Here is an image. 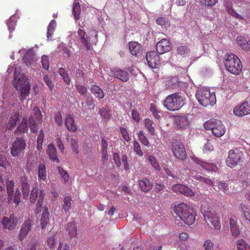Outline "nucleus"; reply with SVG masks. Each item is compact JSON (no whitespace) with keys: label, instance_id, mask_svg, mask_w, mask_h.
Returning a JSON list of instances; mask_svg holds the SVG:
<instances>
[{"label":"nucleus","instance_id":"f257e3e1","mask_svg":"<svg viewBox=\"0 0 250 250\" xmlns=\"http://www.w3.org/2000/svg\"><path fill=\"white\" fill-rule=\"evenodd\" d=\"M174 212L188 225L193 224L195 220L196 210L188 205L181 203L174 207Z\"/></svg>","mask_w":250,"mask_h":250},{"label":"nucleus","instance_id":"f03ea898","mask_svg":"<svg viewBox=\"0 0 250 250\" xmlns=\"http://www.w3.org/2000/svg\"><path fill=\"white\" fill-rule=\"evenodd\" d=\"M185 104V98L183 94L176 92L167 96L164 101V105L169 111L180 109Z\"/></svg>","mask_w":250,"mask_h":250},{"label":"nucleus","instance_id":"7ed1b4c3","mask_svg":"<svg viewBox=\"0 0 250 250\" xmlns=\"http://www.w3.org/2000/svg\"><path fill=\"white\" fill-rule=\"evenodd\" d=\"M196 98L199 103L205 106H213L216 102L215 93L207 88H201L197 91Z\"/></svg>","mask_w":250,"mask_h":250},{"label":"nucleus","instance_id":"20e7f679","mask_svg":"<svg viewBox=\"0 0 250 250\" xmlns=\"http://www.w3.org/2000/svg\"><path fill=\"white\" fill-rule=\"evenodd\" d=\"M225 66L229 72L235 75L239 74L242 69V65L240 59L234 54L227 55Z\"/></svg>","mask_w":250,"mask_h":250},{"label":"nucleus","instance_id":"39448f33","mask_svg":"<svg viewBox=\"0 0 250 250\" xmlns=\"http://www.w3.org/2000/svg\"><path fill=\"white\" fill-rule=\"evenodd\" d=\"M14 80L17 81L14 83V86L17 90L20 91V99L21 102H23L29 96L30 93V85L27 82V79L23 75L18 78L15 73Z\"/></svg>","mask_w":250,"mask_h":250},{"label":"nucleus","instance_id":"423d86ee","mask_svg":"<svg viewBox=\"0 0 250 250\" xmlns=\"http://www.w3.org/2000/svg\"><path fill=\"white\" fill-rule=\"evenodd\" d=\"M45 195L44 191L43 190H41L39 192V198L38 203L37 204V208L35 211V213L38 214L42 210V212L41 218V225L42 229L46 228L47 225L49 222V213L48 211L47 208H42V202Z\"/></svg>","mask_w":250,"mask_h":250},{"label":"nucleus","instance_id":"0eeeda50","mask_svg":"<svg viewBox=\"0 0 250 250\" xmlns=\"http://www.w3.org/2000/svg\"><path fill=\"white\" fill-rule=\"evenodd\" d=\"M204 127L207 130H211L213 134L217 137L222 136L226 132L225 126L222 122L214 119L205 122Z\"/></svg>","mask_w":250,"mask_h":250},{"label":"nucleus","instance_id":"6e6552de","mask_svg":"<svg viewBox=\"0 0 250 250\" xmlns=\"http://www.w3.org/2000/svg\"><path fill=\"white\" fill-rule=\"evenodd\" d=\"M201 211L205 220L207 223H210L215 229H220L221 223L219 217L214 213L212 208H208L206 209V207H202Z\"/></svg>","mask_w":250,"mask_h":250},{"label":"nucleus","instance_id":"1a4fd4ad","mask_svg":"<svg viewBox=\"0 0 250 250\" xmlns=\"http://www.w3.org/2000/svg\"><path fill=\"white\" fill-rule=\"evenodd\" d=\"M42 115L39 108L35 106L32 110V114L29 118V126L31 131L37 133L39 130L38 125L42 123Z\"/></svg>","mask_w":250,"mask_h":250},{"label":"nucleus","instance_id":"9d476101","mask_svg":"<svg viewBox=\"0 0 250 250\" xmlns=\"http://www.w3.org/2000/svg\"><path fill=\"white\" fill-rule=\"evenodd\" d=\"M244 154L238 149H231L228 152L226 158V165L229 167L233 168L237 166L243 159Z\"/></svg>","mask_w":250,"mask_h":250},{"label":"nucleus","instance_id":"9b49d317","mask_svg":"<svg viewBox=\"0 0 250 250\" xmlns=\"http://www.w3.org/2000/svg\"><path fill=\"white\" fill-rule=\"evenodd\" d=\"M171 150L174 156L180 160H185L187 158V154L185 146L180 141L175 140L172 143Z\"/></svg>","mask_w":250,"mask_h":250},{"label":"nucleus","instance_id":"f8f14e48","mask_svg":"<svg viewBox=\"0 0 250 250\" xmlns=\"http://www.w3.org/2000/svg\"><path fill=\"white\" fill-rule=\"evenodd\" d=\"M26 143L22 137L17 138L13 142L11 148V153L13 157H18L21 155L26 146Z\"/></svg>","mask_w":250,"mask_h":250},{"label":"nucleus","instance_id":"ddd939ff","mask_svg":"<svg viewBox=\"0 0 250 250\" xmlns=\"http://www.w3.org/2000/svg\"><path fill=\"white\" fill-rule=\"evenodd\" d=\"M146 58L149 67L153 68L158 67L160 63V61L159 56L156 52L152 51L147 52Z\"/></svg>","mask_w":250,"mask_h":250},{"label":"nucleus","instance_id":"4468645a","mask_svg":"<svg viewBox=\"0 0 250 250\" xmlns=\"http://www.w3.org/2000/svg\"><path fill=\"white\" fill-rule=\"evenodd\" d=\"M3 227L9 230L14 229L18 224V220L14 214H11L9 217H4L1 220Z\"/></svg>","mask_w":250,"mask_h":250},{"label":"nucleus","instance_id":"2eb2a0df","mask_svg":"<svg viewBox=\"0 0 250 250\" xmlns=\"http://www.w3.org/2000/svg\"><path fill=\"white\" fill-rule=\"evenodd\" d=\"M233 113L238 117H243L250 114V104L246 102L239 106H236L234 108Z\"/></svg>","mask_w":250,"mask_h":250},{"label":"nucleus","instance_id":"dca6fc26","mask_svg":"<svg viewBox=\"0 0 250 250\" xmlns=\"http://www.w3.org/2000/svg\"><path fill=\"white\" fill-rule=\"evenodd\" d=\"M128 47L130 53L135 57L141 56L143 52V48L141 43L137 42H130Z\"/></svg>","mask_w":250,"mask_h":250},{"label":"nucleus","instance_id":"f3484780","mask_svg":"<svg viewBox=\"0 0 250 250\" xmlns=\"http://www.w3.org/2000/svg\"><path fill=\"white\" fill-rule=\"evenodd\" d=\"M156 49L158 53L160 54H163L170 51L171 49L170 42L166 39L161 40L157 43Z\"/></svg>","mask_w":250,"mask_h":250},{"label":"nucleus","instance_id":"a211bd4d","mask_svg":"<svg viewBox=\"0 0 250 250\" xmlns=\"http://www.w3.org/2000/svg\"><path fill=\"white\" fill-rule=\"evenodd\" d=\"M32 224L33 222L32 220L30 219H27L24 222L19 234V239L20 241H23L26 236H27L29 232L31 229Z\"/></svg>","mask_w":250,"mask_h":250},{"label":"nucleus","instance_id":"6ab92c4d","mask_svg":"<svg viewBox=\"0 0 250 250\" xmlns=\"http://www.w3.org/2000/svg\"><path fill=\"white\" fill-rule=\"evenodd\" d=\"M29 180L28 177L24 173L21 176L20 183L21 187V191L23 197L24 199L28 197L30 191V185L29 184Z\"/></svg>","mask_w":250,"mask_h":250},{"label":"nucleus","instance_id":"aec40b11","mask_svg":"<svg viewBox=\"0 0 250 250\" xmlns=\"http://www.w3.org/2000/svg\"><path fill=\"white\" fill-rule=\"evenodd\" d=\"M172 190L176 193H181L187 196H192L194 195V192L191 189L179 184L173 185Z\"/></svg>","mask_w":250,"mask_h":250},{"label":"nucleus","instance_id":"412c9836","mask_svg":"<svg viewBox=\"0 0 250 250\" xmlns=\"http://www.w3.org/2000/svg\"><path fill=\"white\" fill-rule=\"evenodd\" d=\"M111 75L124 82H127L129 79V74L128 72L121 69H113L111 70Z\"/></svg>","mask_w":250,"mask_h":250},{"label":"nucleus","instance_id":"4be33fe9","mask_svg":"<svg viewBox=\"0 0 250 250\" xmlns=\"http://www.w3.org/2000/svg\"><path fill=\"white\" fill-rule=\"evenodd\" d=\"M78 39L80 40L87 50L91 48L89 37L87 35L86 32L83 29L79 28L78 31Z\"/></svg>","mask_w":250,"mask_h":250},{"label":"nucleus","instance_id":"5701e85b","mask_svg":"<svg viewBox=\"0 0 250 250\" xmlns=\"http://www.w3.org/2000/svg\"><path fill=\"white\" fill-rule=\"evenodd\" d=\"M237 218L234 215H230L229 220L230 231L231 234L235 237L240 234V230L237 224Z\"/></svg>","mask_w":250,"mask_h":250},{"label":"nucleus","instance_id":"b1692460","mask_svg":"<svg viewBox=\"0 0 250 250\" xmlns=\"http://www.w3.org/2000/svg\"><path fill=\"white\" fill-rule=\"evenodd\" d=\"M66 230L71 239L75 238L78 233L77 223L75 222L67 223L66 226Z\"/></svg>","mask_w":250,"mask_h":250},{"label":"nucleus","instance_id":"393cba45","mask_svg":"<svg viewBox=\"0 0 250 250\" xmlns=\"http://www.w3.org/2000/svg\"><path fill=\"white\" fill-rule=\"evenodd\" d=\"M194 161L203 168L207 170L216 171L218 170V167L216 165L203 161L198 158H194Z\"/></svg>","mask_w":250,"mask_h":250},{"label":"nucleus","instance_id":"a878e982","mask_svg":"<svg viewBox=\"0 0 250 250\" xmlns=\"http://www.w3.org/2000/svg\"><path fill=\"white\" fill-rule=\"evenodd\" d=\"M38 176L39 181L41 183L46 181L47 171L44 163H41L38 167Z\"/></svg>","mask_w":250,"mask_h":250},{"label":"nucleus","instance_id":"bb28decb","mask_svg":"<svg viewBox=\"0 0 250 250\" xmlns=\"http://www.w3.org/2000/svg\"><path fill=\"white\" fill-rule=\"evenodd\" d=\"M46 152L49 159L51 161L56 163L59 162L57 150L53 145L50 144L48 145V148L46 150Z\"/></svg>","mask_w":250,"mask_h":250},{"label":"nucleus","instance_id":"cd10ccee","mask_svg":"<svg viewBox=\"0 0 250 250\" xmlns=\"http://www.w3.org/2000/svg\"><path fill=\"white\" fill-rule=\"evenodd\" d=\"M75 120L73 116L70 115H67L65 118V125L67 129L73 132H75L77 129L76 125L74 122Z\"/></svg>","mask_w":250,"mask_h":250},{"label":"nucleus","instance_id":"c85d7f7f","mask_svg":"<svg viewBox=\"0 0 250 250\" xmlns=\"http://www.w3.org/2000/svg\"><path fill=\"white\" fill-rule=\"evenodd\" d=\"M8 201L10 203H14L16 205V207L18 206L21 202V192L19 189H17L15 193H10L8 194Z\"/></svg>","mask_w":250,"mask_h":250},{"label":"nucleus","instance_id":"c756f323","mask_svg":"<svg viewBox=\"0 0 250 250\" xmlns=\"http://www.w3.org/2000/svg\"><path fill=\"white\" fill-rule=\"evenodd\" d=\"M68 142L70 144L72 151L78 154L79 152L78 150V137L76 136H70L67 137Z\"/></svg>","mask_w":250,"mask_h":250},{"label":"nucleus","instance_id":"7c9ffc66","mask_svg":"<svg viewBox=\"0 0 250 250\" xmlns=\"http://www.w3.org/2000/svg\"><path fill=\"white\" fill-rule=\"evenodd\" d=\"M176 122L177 127L181 129L186 128L189 124V120L186 116H177L176 118Z\"/></svg>","mask_w":250,"mask_h":250},{"label":"nucleus","instance_id":"2f4dec72","mask_svg":"<svg viewBox=\"0 0 250 250\" xmlns=\"http://www.w3.org/2000/svg\"><path fill=\"white\" fill-rule=\"evenodd\" d=\"M232 0H225V5L227 8L228 12L232 16L240 19H243V18L238 14L234 9L232 8Z\"/></svg>","mask_w":250,"mask_h":250},{"label":"nucleus","instance_id":"473e14b6","mask_svg":"<svg viewBox=\"0 0 250 250\" xmlns=\"http://www.w3.org/2000/svg\"><path fill=\"white\" fill-rule=\"evenodd\" d=\"M139 185L141 190L145 192L149 191L152 187V185L149 180L146 178L140 180Z\"/></svg>","mask_w":250,"mask_h":250},{"label":"nucleus","instance_id":"72a5a7b5","mask_svg":"<svg viewBox=\"0 0 250 250\" xmlns=\"http://www.w3.org/2000/svg\"><path fill=\"white\" fill-rule=\"evenodd\" d=\"M90 90L91 93L97 98L101 99L104 97V93L103 90L97 85H91Z\"/></svg>","mask_w":250,"mask_h":250},{"label":"nucleus","instance_id":"f704fd0d","mask_svg":"<svg viewBox=\"0 0 250 250\" xmlns=\"http://www.w3.org/2000/svg\"><path fill=\"white\" fill-rule=\"evenodd\" d=\"M237 42L243 50L245 51L250 50V42H248L242 36H239L236 39Z\"/></svg>","mask_w":250,"mask_h":250},{"label":"nucleus","instance_id":"c9c22d12","mask_svg":"<svg viewBox=\"0 0 250 250\" xmlns=\"http://www.w3.org/2000/svg\"><path fill=\"white\" fill-rule=\"evenodd\" d=\"M144 123L145 127L148 130L151 135H154L155 134V128L153 125V122L151 120L147 118L144 120Z\"/></svg>","mask_w":250,"mask_h":250},{"label":"nucleus","instance_id":"e433bc0d","mask_svg":"<svg viewBox=\"0 0 250 250\" xmlns=\"http://www.w3.org/2000/svg\"><path fill=\"white\" fill-rule=\"evenodd\" d=\"M56 27V21L54 20H53L50 22L47 27V37L48 40L52 39Z\"/></svg>","mask_w":250,"mask_h":250},{"label":"nucleus","instance_id":"4c0bfd02","mask_svg":"<svg viewBox=\"0 0 250 250\" xmlns=\"http://www.w3.org/2000/svg\"><path fill=\"white\" fill-rule=\"evenodd\" d=\"M28 130V121L26 118L22 119L21 124L19 125L16 131H19L22 133L27 132Z\"/></svg>","mask_w":250,"mask_h":250},{"label":"nucleus","instance_id":"58836bf2","mask_svg":"<svg viewBox=\"0 0 250 250\" xmlns=\"http://www.w3.org/2000/svg\"><path fill=\"white\" fill-rule=\"evenodd\" d=\"M81 13V6L79 2H75L73 4V14L74 18L76 21L79 20L80 19V14Z\"/></svg>","mask_w":250,"mask_h":250},{"label":"nucleus","instance_id":"ea45409f","mask_svg":"<svg viewBox=\"0 0 250 250\" xmlns=\"http://www.w3.org/2000/svg\"><path fill=\"white\" fill-rule=\"evenodd\" d=\"M63 204H62V208L65 211H68L70 208L73 202L70 196H66L63 199Z\"/></svg>","mask_w":250,"mask_h":250},{"label":"nucleus","instance_id":"a19ab883","mask_svg":"<svg viewBox=\"0 0 250 250\" xmlns=\"http://www.w3.org/2000/svg\"><path fill=\"white\" fill-rule=\"evenodd\" d=\"M236 244L238 250H250V247L243 239L238 240Z\"/></svg>","mask_w":250,"mask_h":250},{"label":"nucleus","instance_id":"79ce46f5","mask_svg":"<svg viewBox=\"0 0 250 250\" xmlns=\"http://www.w3.org/2000/svg\"><path fill=\"white\" fill-rule=\"evenodd\" d=\"M19 120V115L17 113H13L9 121V128L12 129L15 127L17 122Z\"/></svg>","mask_w":250,"mask_h":250},{"label":"nucleus","instance_id":"37998d69","mask_svg":"<svg viewBox=\"0 0 250 250\" xmlns=\"http://www.w3.org/2000/svg\"><path fill=\"white\" fill-rule=\"evenodd\" d=\"M240 206L246 220L250 223V208L246 205L241 204Z\"/></svg>","mask_w":250,"mask_h":250},{"label":"nucleus","instance_id":"c03bdc74","mask_svg":"<svg viewBox=\"0 0 250 250\" xmlns=\"http://www.w3.org/2000/svg\"><path fill=\"white\" fill-rule=\"evenodd\" d=\"M119 131L123 140L127 142H129L131 140V138L129 135L128 131L125 128L121 127L119 128Z\"/></svg>","mask_w":250,"mask_h":250},{"label":"nucleus","instance_id":"a18cd8bd","mask_svg":"<svg viewBox=\"0 0 250 250\" xmlns=\"http://www.w3.org/2000/svg\"><path fill=\"white\" fill-rule=\"evenodd\" d=\"M189 51V48L185 45H181L177 49V53L183 57H185L188 53Z\"/></svg>","mask_w":250,"mask_h":250},{"label":"nucleus","instance_id":"49530a36","mask_svg":"<svg viewBox=\"0 0 250 250\" xmlns=\"http://www.w3.org/2000/svg\"><path fill=\"white\" fill-rule=\"evenodd\" d=\"M133 150L135 154L138 156H142L144 154L143 151L141 149V146L136 141L133 142Z\"/></svg>","mask_w":250,"mask_h":250},{"label":"nucleus","instance_id":"de8ad7c7","mask_svg":"<svg viewBox=\"0 0 250 250\" xmlns=\"http://www.w3.org/2000/svg\"><path fill=\"white\" fill-rule=\"evenodd\" d=\"M38 188L36 187L32 189L30 195V201L32 203H34L36 201L38 197Z\"/></svg>","mask_w":250,"mask_h":250},{"label":"nucleus","instance_id":"09e8293b","mask_svg":"<svg viewBox=\"0 0 250 250\" xmlns=\"http://www.w3.org/2000/svg\"><path fill=\"white\" fill-rule=\"evenodd\" d=\"M148 160L151 165L156 170H160V167L156 161V158L152 156H149Z\"/></svg>","mask_w":250,"mask_h":250},{"label":"nucleus","instance_id":"8fccbe9b","mask_svg":"<svg viewBox=\"0 0 250 250\" xmlns=\"http://www.w3.org/2000/svg\"><path fill=\"white\" fill-rule=\"evenodd\" d=\"M76 89L80 95L86 96L87 92V89L86 86L81 84H77L76 85Z\"/></svg>","mask_w":250,"mask_h":250},{"label":"nucleus","instance_id":"3c124183","mask_svg":"<svg viewBox=\"0 0 250 250\" xmlns=\"http://www.w3.org/2000/svg\"><path fill=\"white\" fill-rule=\"evenodd\" d=\"M156 23L162 27H166L169 25L168 21L164 17H160L157 19L156 21Z\"/></svg>","mask_w":250,"mask_h":250},{"label":"nucleus","instance_id":"603ef678","mask_svg":"<svg viewBox=\"0 0 250 250\" xmlns=\"http://www.w3.org/2000/svg\"><path fill=\"white\" fill-rule=\"evenodd\" d=\"M218 0H200L201 3L204 6L213 7L218 2Z\"/></svg>","mask_w":250,"mask_h":250},{"label":"nucleus","instance_id":"864d4df0","mask_svg":"<svg viewBox=\"0 0 250 250\" xmlns=\"http://www.w3.org/2000/svg\"><path fill=\"white\" fill-rule=\"evenodd\" d=\"M58 170L59 173L64 180V182H67L69 178L68 173L60 167H58Z\"/></svg>","mask_w":250,"mask_h":250},{"label":"nucleus","instance_id":"5fc2aeb1","mask_svg":"<svg viewBox=\"0 0 250 250\" xmlns=\"http://www.w3.org/2000/svg\"><path fill=\"white\" fill-rule=\"evenodd\" d=\"M138 137L143 145H144L145 146H147L148 145V141L146 137L145 136L144 132L143 131H140V132L138 134Z\"/></svg>","mask_w":250,"mask_h":250},{"label":"nucleus","instance_id":"6e6d98bb","mask_svg":"<svg viewBox=\"0 0 250 250\" xmlns=\"http://www.w3.org/2000/svg\"><path fill=\"white\" fill-rule=\"evenodd\" d=\"M43 81L45 83V84L48 86L50 91H52L54 87V85L52 83L51 80L49 78L48 76L46 75H44L43 77Z\"/></svg>","mask_w":250,"mask_h":250},{"label":"nucleus","instance_id":"4d7b16f0","mask_svg":"<svg viewBox=\"0 0 250 250\" xmlns=\"http://www.w3.org/2000/svg\"><path fill=\"white\" fill-rule=\"evenodd\" d=\"M193 177L197 180L201 182H203L208 185H211L212 184V181L210 179H208L206 178L203 177L200 175H197L194 176Z\"/></svg>","mask_w":250,"mask_h":250},{"label":"nucleus","instance_id":"13d9d810","mask_svg":"<svg viewBox=\"0 0 250 250\" xmlns=\"http://www.w3.org/2000/svg\"><path fill=\"white\" fill-rule=\"evenodd\" d=\"M42 67L45 70H48L49 68V58L47 56H43L42 57Z\"/></svg>","mask_w":250,"mask_h":250},{"label":"nucleus","instance_id":"bf43d9fd","mask_svg":"<svg viewBox=\"0 0 250 250\" xmlns=\"http://www.w3.org/2000/svg\"><path fill=\"white\" fill-rule=\"evenodd\" d=\"M6 185L8 194L10 193H13V188L15 186L14 182L13 180H8L7 181Z\"/></svg>","mask_w":250,"mask_h":250},{"label":"nucleus","instance_id":"052dcab7","mask_svg":"<svg viewBox=\"0 0 250 250\" xmlns=\"http://www.w3.org/2000/svg\"><path fill=\"white\" fill-rule=\"evenodd\" d=\"M217 187L219 190H222L224 192L229 189V186L226 183L222 182H219Z\"/></svg>","mask_w":250,"mask_h":250},{"label":"nucleus","instance_id":"680f3d73","mask_svg":"<svg viewBox=\"0 0 250 250\" xmlns=\"http://www.w3.org/2000/svg\"><path fill=\"white\" fill-rule=\"evenodd\" d=\"M121 158L118 153H114L113 156V159L114 163L117 167H120L121 165Z\"/></svg>","mask_w":250,"mask_h":250},{"label":"nucleus","instance_id":"e2e57ef3","mask_svg":"<svg viewBox=\"0 0 250 250\" xmlns=\"http://www.w3.org/2000/svg\"><path fill=\"white\" fill-rule=\"evenodd\" d=\"M213 244L209 240H206L203 245L205 250H213Z\"/></svg>","mask_w":250,"mask_h":250},{"label":"nucleus","instance_id":"0e129e2a","mask_svg":"<svg viewBox=\"0 0 250 250\" xmlns=\"http://www.w3.org/2000/svg\"><path fill=\"white\" fill-rule=\"evenodd\" d=\"M121 160L124 165V169L127 170L129 168V165L127 162V158L125 155H122L121 156Z\"/></svg>","mask_w":250,"mask_h":250},{"label":"nucleus","instance_id":"69168bd1","mask_svg":"<svg viewBox=\"0 0 250 250\" xmlns=\"http://www.w3.org/2000/svg\"><path fill=\"white\" fill-rule=\"evenodd\" d=\"M132 118L133 120L138 123L140 120V117L139 113L137 112L136 110L133 109L131 113Z\"/></svg>","mask_w":250,"mask_h":250},{"label":"nucleus","instance_id":"338daca9","mask_svg":"<svg viewBox=\"0 0 250 250\" xmlns=\"http://www.w3.org/2000/svg\"><path fill=\"white\" fill-rule=\"evenodd\" d=\"M101 115L105 119H109L110 117V112L105 108H102L100 111Z\"/></svg>","mask_w":250,"mask_h":250},{"label":"nucleus","instance_id":"774afa93","mask_svg":"<svg viewBox=\"0 0 250 250\" xmlns=\"http://www.w3.org/2000/svg\"><path fill=\"white\" fill-rule=\"evenodd\" d=\"M55 238L54 236H50L48 237L47 243L50 248H53L55 243Z\"/></svg>","mask_w":250,"mask_h":250}]
</instances>
